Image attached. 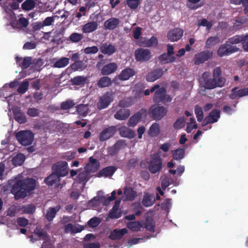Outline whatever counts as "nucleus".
<instances>
[{"label": "nucleus", "instance_id": "nucleus-28", "mask_svg": "<svg viewBox=\"0 0 248 248\" xmlns=\"http://www.w3.org/2000/svg\"><path fill=\"white\" fill-rule=\"evenodd\" d=\"M60 209L61 207L59 206H57L53 207H49L47 209L45 215V218L47 220V221L49 222H51Z\"/></svg>", "mask_w": 248, "mask_h": 248}, {"label": "nucleus", "instance_id": "nucleus-22", "mask_svg": "<svg viewBox=\"0 0 248 248\" xmlns=\"http://www.w3.org/2000/svg\"><path fill=\"white\" fill-rule=\"evenodd\" d=\"M118 131H119L120 136L122 137L131 139L134 138L136 136L135 132L126 126H123L119 127Z\"/></svg>", "mask_w": 248, "mask_h": 248}, {"label": "nucleus", "instance_id": "nucleus-51", "mask_svg": "<svg viewBox=\"0 0 248 248\" xmlns=\"http://www.w3.org/2000/svg\"><path fill=\"white\" fill-rule=\"evenodd\" d=\"M185 118L184 117H180L173 124V127L176 129H179L185 126Z\"/></svg>", "mask_w": 248, "mask_h": 248}, {"label": "nucleus", "instance_id": "nucleus-57", "mask_svg": "<svg viewBox=\"0 0 248 248\" xmlns=\"http://www.w3.org/2000/svg\"><path fill=\"white\" fill-rule=\"evenodd\" d=\"M27 114L30 117H35L39 115V111L35 108H30L28 109Z\"/></svg>", "mask_w": 248, "mask_h": 248}, {"label": "nucleus", "instance_id": "nucleus-25", "mask_svg": "<svg viewBox=\"0 0 248 248\" xmlns=\"http://www.w3.org/2000/svg\"><path fill=\"white\" fill-rule=\"evenodd\" d=\"M119 23L118 18L111 17L104 22V26L106 30H113L118 27Z\"/></svg>", "mask_w": 248, "mask_h": 248}, {"label": "nucleus", "instance_id": "nucleus-41", "mask_svg": "<svg viewBox=\"0 0 248 248\" xmlns=\"http://www.w3.org/2000/svg\"><path fill=\"white\" fill-rule=\"evenodd\" d=\"M124 192L127 199L131 201H133L137 196L136 192L130 187H125Z\"/></svg>", "mask_w": 248, "mask_h": 248}, {"label": "nucleus", "instance_id": "nucleus-12", "mask_svg": "<svg viewBox=\"0 0 248 248\" xmlns=\"http://www.w3.org/2000/svg\"><path fill=\"white\" fill-rule=\"evenodd\" d=\"M147 111L146 109L141 108L130 118L127 122L128 126L131 127L135 126L143 117L147 116Z\"/></svg>", "mask_w": 248, "mask_h": 248}, {"label": "nucleus", "instance_id": "nucleus-36", "mask_svg": "<svg viewBox=\"0 0 248 248\" xmlns=\"http://www.w3.org/2000/svg\"><path fill=\"white\" fill-rule=\"evenodd\" d=\"M87 66L86 61H78L74 62L71 65V67L74 71H82L85 69Z\"/></svg>", "mask_w": 248, "mask_h": 248}, {"label": "nucleus", "instance_id": "nucleus-17", "mask_svg": "<svg viewBox=\"0 0 248 248\" xmlns=\"http://www.w3.org/2000/svg\"><path fill=\"white\" fill-rule=\"evenodd\" d=\"M183 31L180 28H175L172 31H169L167 34L169 40L171 42L177 41L183 36Z\"/></svg>", "mask_w": 248, "mask_h": 248}, {"label": "nucleus", "instance_id": "nucleus-45", "mask_svg": "<svg viewBox=\"0 0 248 248\" xmlns=\"http://www.w3.org/2000/svg\"><path fill=\"white\" fill-rule=\"evenodd\" d=\"M35 6V3L33 0H26L21 5L22 8L25 11L33 9Z\"/></svg>", "mask_w": 248, "mask_h": 248}, {"label": "nucleus", "instance_id": "nucleus-32", "mask_svg": "<svg viewBox=\"0 0 248 248\" xmlns=\"http://www.w3.org/2000/svg\"><path fill=\"white\" fill-rule=\"evenodd\" d=\"M155 197L154 195L145 193L143 196L142 203L144 206L149 207L155 203Z\"/></svg>", "mask_w": 248, "mask_h": 248}, {"label": "nucleus", "instance_id": "nucleus-38", "mask_svg": "<svg viewBox=\"0 0 248 248\" xmlns=\"http://www.w3.org/2000/svg\"><path fill=\"white\" fill-rule=\"evenodd\" d=\"M212 124L217 122L220 118V111L216 109L212 110L206 117Z\"/></svg>", "mask_w": 248, "mask_h": 248}, {"label": "nucleus", "instance_id": "nucleus-11", "mask_svg": "<svg viewBox=\"0 0 248 248\" xmlns=\"http://www.w3.org/2000/svg\"><path fill=\"white\" fill-rule=\"evenodd\" d=\"M113 100L111 93L107 92L100 97L98 102L96 104L97 108L101 110L107 108Z\"/></svg>", "mask_w": 248, "mask_h": 248}, {"label": "nucleus", "instance_id": "nucleus-15", "mask_svg": "<svg viewBox=\"0 0 248 248\" xmlns=\"http://www.w3.org/2000/svg\"><path fill=\"white\" fill-rule=\"evenodd\" d=\"M202 78L203 82V87L205 89L209 90L215 89L214 79H212L211 73L209 72L206 71L204 72L202 74Z\"/></svg>", "mask_w": 248, "mask_h": 248}, {"label": "nucleus", "instance_id": "nucleus-8", "mask_svg": "<svg viewBox=\"0 0 248 248\" xmlns=\"http://www.w3.org/2000/svg\"><path fill=\"white\" fill-rule=\"evenodd\" d=\"M213 52L210 50H205L196 53L193 58V62L195 65H200L207 61L212 57Z\"/></svg>", "mask_w": 248, "mask_h": 248}, {"label": "nucleus", "instance_id": "nucleus-6", "mask_svg": "<svg viewBox=\"0 0 248 248\" xmlns=\"http://www.w3.org/2000/svg\"><path fill=\"white\" fill-rule=\"evenodd\" d=\"M162 168V160L159 156L154 155L152 156L148 169L151 173L155 174L159 171Z\"/></svg>", "mask_w": 248, "mask_h": 248}, {"label": "nucleus", "instance_id": "nucleus-53", "mask_svg": "<svg viewBox=\"0 0 248 248\" xmlns=\"http://www.w3.org/2000/svg\"><path fill=\"white\" fill-rule=\"evenodd\" d=\"M141 0H127V5L131 9H136L140 3Z\"/></svg>", "mask_w": 248, "mask_h": 248}, {"label": "nucleus", "instance_id": "nucleus-27", "mask_svg": "<svg viewBox=\"0 0 248 248\" xmlns=\"http://www.w3.org/2000/svg\"><path fill=\"white\" fill-rule=\"evenodd\" d=\"M16 62L21 67L22 69H27L32 63V58L31 57H25L22 62V58L19 57H16Z\"/></svg>", "mask_w": 248, "mask_h": 248}, {"label": "nucleus", "instance_id": "nucleus-7", "mask_svg": "<svg viewBox=\"0 0 248 248\" xmlns=\"http://www.w3.org/2000/svg\"><path fill=\"white\" fill-rule=\"evenodd\" d=\"M52 170L60 177L65 176L68 173V164L66 161H59L52 165Z\"/></svg>", "mask_w": 248, "mask_h": 248}, {"label": "nucleus", "instance_id": "nucleus-30", "mask_svg": "<svg viewBox=\"0 0 248 248\" xmlns=\"http://www.w3.org/2000/svg\"><path fill=\"white\" fill-rule=\"evenodd\" d=\"M130 114V110L128 109L122 108L114 114V118L118 120H124L129 117Z\"/></svg>", "mask_w": 248, "mask_h": 248}, {"label": "nucleus", "instance_id": "nucleus-59", "mask_svg": "<svg viewBox=\"0 0 248 248\" xmlns=\"http://www.w3.org/2000/svg\"><path fill=\"white\" fill-rule=\"evenodd\" d=\"M118 209L113 208L110 210L108 216L110 218H118L121 217L120 213H117Z\"/></svg>", "mask_w": 248, "mask_h": 248}, {"label": "nucleus", "instance_id": "nucleus-50", "mask_svg": "<svg viewBox=\"0 0 248 248\" xmlns=\"http://www.w3.org/2000/svg\"><path fill=\"white\" fill-rule=\"evenodd\" d=\"M29 86V82L24 80L17 88V92L19 93L23 94L28 90Z\"/></svg>", "mask_w": 248, "mask_h": 248}, {"label": "nucleus", "instance_id": "nucleus-39", "mask_svg": "<svg viewBox=\"0 0 248 248\" xmlns=\"http://www.w3.org/2000/svg\"><path fill=\"white\" fill-rule=\"evenodd\" d=\"M160 132V127L158 123H154L151 126L148 131L149 134L151 137H155Z\"/></svg>", "mask_w": 248, "mask_h": 248}, {"label": "nucleus", "instance_id": "nucleus-18", "mask_svg": "<svg viewBox=\"0 0 248 248\" xmlns=\"http://www.w3.org/2000/svg\"><path fill=\"white\" fill-rule=\"evenodd\" d=\"M127 144L124 140H118L112 147L109 149V152L111 155L118 153L121 149H124Z\"/></svg>", "mask_w": 248, "mask_h": 248}, {"label": "nucleus", "instance_id": "nucleus-40", "mask_svg": "<svg viewBox=\"0 0 248 248\" xmlns=\"http://www.w3.org/2000/svg\"><path fill=\"white\" fill-rule=\"evenodd\" d=\"M25 160V155L21 153H19L15 156L12 159V163L14 166H21Z\"/></svg>", "mask_w": 248, "mask_h": 248}, {"label": "nucleus", "instance_id": "nucleus-37", "mask_svg": "<svg viewBox=\"0 0 248 248\" xmlns=\"http://www.w3.org/2000/svg\"><path fill=\"white\" fill-rule=\"evenodd\" d=\"M90 178V174L85 170L79 173L77 176V180L79 183L83 184L84 186Z\"/></svg>", "mask_w": 248, "mask_h": 248}, {"label": "nucleus", "instance_id": "nucleus-42", "mask_svg": "<svg viewBox=\"0 0 248 248\" xmlns=\"http://www.w3.org/2000/svg\"><path fill=\"white\" fill-rule=\"evenodd\" d=\"M111 84L110 78L107 76L103 77L98 81L97 86L99 88H104L109 86Z\"/></svg>", "mask_w": 248, "mask_h": 248}, {"label": "nucleus", "instance_id": "nucleus-21", "mask_svg": "<svg viewBox=\"0 0 248 248\" xmlns=\"http://www.w3.org/2000/svg\"><path fill=\"white\" fill-rule=\"evenodd\" d=\"M117 169V168L116 167L113 166L107 167L101 170L98 172L97 173V177H111L116 171Z\"/></svg>", "mask_w": 248, "mask_h": 248}, {"label": "nucleus", "instance_id": "nucleus-58", "mask_svg": "<svg viewBox=\"0 0 248 248\" xmlns=\"http://www.w3.org/2000/svg\"><path fill=\"white\" fill-rule=\"evenodd\" d=\"M100 223V219L97 217H93L91 218L88 222V224L91 227H96Z\"/></svg>", "mask_w": 248, "mask_h": 248}, {"label": "nucleus", "instance_id": "nucleus-54", "mask_svg": "<svg viewBox=\"0 0 248 248\" xmlns=\"http://www.w3.org/2000/svg\"><path fill=\"white\" fill-rule=\"evenodd\" d=\"M74 105V103L72 100H68L65 102L62 103L61 108L62 110H67L72 108Z\"/></svg>", "mask_w": 248, "mask_h": 248}, {"label": "nucleus", "instance_id": "nucleus-14", "mask_svg": "<svg viewBox=\"0 0 248 248\" xmlns=\"http://www.w3.org/2000/svg\"><path fill=\"white\" fill-rule=\"evenodd\" d=\"M116 129L114 126H111L105 128L99 135V140L101 141L106 140L112 137L116 133Z\"/></svg>", "mask_w": 248, "mask_h": 248}, {"label": "nucleus", "instance_id": "nucleus-2", "mask_svg": "<svg viewBox=\"0 0 248 248\" xmlns=\"http://www.w3.org/2000/svg\"><path fill=\"white\" fill-rule=\"evenodd\" d=\"M36 186V181L33 178L19 180L13 185L11 193L14 195L16 200L25 198L35 189Z\"/></svg>", "mask_w": 248, "mask_h": 248}, {"label": "nucleus", "instance_id": "nucleus-47", "mask_svg": "<svg viewBox=\"0 0 248 248\" xmlns=\"http://www.w3.org/2000/svg\"><path fill=\"white\" fill-rule=\"evenodd\" d=\"M21 209L24 213L31 214L35 212L36 208L32 204H28L22 206Z\"/></svg>", "mask_w": 248, "mask_h": 248}, {"label": "nucleus", "instance_id": "nucleus-26", "mask_svg": "<svg viewBox=\"0 0 248 248\" xmlns=\"http://www.w3.org/2000/svg\"><path fill=\"white\" fill-rule=\"evenodd\" d=\"M127 230L126 228L120 230L115 229L111 232L109 237L113 240L120 239L124 234L127 233Z\"/></svg>", "mask_w": 248, "mask_h": 248}, {"label": "nucleus", "instance_id": "nucleus-3", "mask_svg": "<svg viewBox=\"0 0 248 248\" xmlns=\"http://www.w3.org/2000/svg\"><path fill=\"white\" fill-rule=\"evenodd\" d=\"M168 109L163 106L152 105L148 109V114L153 120L160 121L166 116Z\"/></svg>", "mask_w": 248, "mask_h": 248}, {"label": "nucleus", "instance_id": "nucleus-1", "mask_svg": "<svg viewBox=\"0 0 248 248\" xmlns=\"http://www.w3.org/2000/svg\"><path fill=\"white\" fill-rule=\"evenodd\" d=\"M243 47L246 52H248V34L236 35L228 38L225 43L221 45L217 51V54L220 57L230 56L231 54L239 52L240 49L236 45L241 42Z\"/></svg>", "mask_w": 248, "mask_h": 248}, {"label": "nucleus", "instance_id": "nucleus-60", "mask_svg": "<svg viewBox=\"0 0 248 248\" xmlns=\"http://www.w3.org/2000/svg\"><path fill=\"white\" fill-rule=\"evenodd\" d=\"M29 24L28 20L25 17H20L17 21V25L21 28H26Z\"/></svg>", "mask_w": 248, "mask_h": 248}, {"label": "nucleus", "instance_id": "nucleus-44", "mask_svg": "<svg viewBox=\"0 0 248 248\" xmlns=\"http://www.w3.org/2000/svg\"><path fill=\"white\" fill-rule=\"evenodd\" d=\"M69 63V59L62 57L57 61L54 63V66L56 68H62L67 66Z\"/></svg>", "mask_w": 248, "mask_h": 248}, {"label": "nucleus", "instance_id": "nucleus-46", "mask_svg": "<svg viewBox=\"0 0 248 248\" xmlns=\"http://www.w3.org/2000/svg\"><path fill=\"white\" fill-rule=\"evenodd\" d=\"M194 111L197 118V121L199 122H202L203 118V113L202 108L198 105H196Z\"/></svg>", "mask_w": 248, "mask_h": 248}, {"label": "nucleus", "instance_id": "nucleus-9", "mask_svg": "<svg viewBox=\"0 0 248 248\" xmlns=\"http://www.w3.org/2000/svg\"><path fill=\"white\" fill-rule=\"evenodd\" d=\"M212 78V79H214L215 88L222 87L224 85L226 79L222 76V71L220 67H217L214 69Z\"/></svg>", "mask_w": 248, "mask_h": 248}, {"label": "nucleus", "instance_id": "nucleus-52", "mask_svg": "<svg viewBox=\"0 0 248 248\" xmlns=\"http://www.w3.org/2000/svg\"><path fill=\"white\" fill-rule=\"evenodd\" d=\"M83 38L82 34L77 32L72 33L69 36L70 41L73 43H78Z\"/></svg>", "mask_w": 248, "mask_h": 248}, {"label": "nucleus", "instance_id": "nucleus-48", "mask_svg": "<svg viewBox=\"0 0 248 248\" xmlns=\"http://www.w3.org/2000/svg\"><path fill=\"white\" fill-rule=\"evenodd\" d=\"M144 227L148 231L152 232L154 231L155 227V222L151 218H147L144 222Z\"/></svg>", "mask_w": 248, "mask_h": 248}, {"label": "nucleus", "instance_id": "nucleus-13", "mask_svg": "<svg viewBox=\"0 0 248 248\" xmlns=\"http://www.w3.org/2000/svg\"><path fill=\"white\" fill-rule=\"evenodd\" d=\"M164 71L162 68H157L151 70L146 76V80L148 82H154L161 78Z\"/></svg>", "mask_w": 248, "mask_h": 248}, {"label": "nucleus", "instance_id": "nucleus-34", "mask_svg": "<svg viewBox=\"0 0 248 248\" xmlns=\"http://www.w3.org/2000/svg\"><path fill=\"white\" fill-rule=\"evenodd\" d=\"M172 155L174 160H180L185 157V149L179 147L176 150H172Z\"/></svg>", "mask_w": 248, "mask_h": 248}, {"label": "nucleus", "instance_id": "nucleus-31", "mask_svg": "<svg viewBox=\"0 0 248 248\" xmlns=\"http://www.w3.org/2000/svg\"><path fill=\"white\" fill-rule=\"evenodd\" d=\"M158 60L160 63L166 64L174 62L176 60V58L174 56H171L166 53H164L159 56Z\"/></svg>", "mask_w": 248, "mask_h": 248}, {"label": "nucleus", "instance_id": "nucleus-10", "mask_svg": "<svg viewBox=\"0 0 248 248\" xmlns=\"http://www.w3.org/2000/svg\"><path fill=\"white\" fill-rule=\"evenodd\" d=\"M152 57L150 50L147 48H139L135 51V58L137 62H146Z\"/></svg>", "mask_w": 248, "mask_h": 248}, {"label": "nucleus", "instance_id": "nucleus-56", "mask_svg": "<svg viewBox=\"0 0 248 248\" xmlns=\"http://www.w3.org/2000/svg\"><path fill=\"white\" fill-rule=\"evenodd\" d=\"M138 162V159L137 158H133L129 160L126 165L127 170H130L131 169L134 168Z\"/></svg>", "mask_w": 248, "mask_h": 248}, {"label": "nucleus", "instance_id": "nucleus-19", "mask_svg": "<svg viewBox=\"0 0 248 248\" xmlns=\"http://www.w3.org/2000/svg\"><path fill=\"white\" fill-rule=\"evenodd\" d=\"M100 49L103 54L109 56L112 55L117 51L115 46L107 43H102L100 47Z\"/></svg>", "mask_w": 248, "mask_h": 248}, {"label": "nucleus", "instance_id": "nucleus-35", "mask_svg": "<svg viewBox=\"0 0 248 248\" xmlns=\"http://www.w3.org/2000/svg\"><path fill=\"white\" fill-rule=\"evenodd\" d=\"M87 80L86 77L78 76L75 77L71 79V82L73 85L83 86Z\"/></svg>", "mask_w": 248, "mask_h": 248}, {"label": "nucleus", "instance_id": "nucleus-62", "mask_svg": "<svg viewBox=\"0 0 248 248\" xmlns=\"http://www.w3.org/2000/svg\"><path fill=\"white\" fill-rule=\"evenodd\" d=\"M84 248H100V244L98 242L93 243H85L83 244Z\"/></svg>", "mask_w": 248, "mask_h": 248}, {"label": "nucleus", "instance_id": "nucleus-24", "mask_svg": "<svg viewBox=\"0 0 248 248\" xmlns=\"http://www.w3.org/2000/svg\"><path fill=\"white\" fill-rule=\"evenodd\" d=\"M117 64L115 62H110L104 65L101 69V74L108 76L114 73L117 69Z\"/></svg>", "mask_w": 248, "mask_h": 248}, {"label": "nucleus", "instance_id": "nucleus-61", "mask_svg": "<svg viewBox=\"0 0 248 248\" xmlns=\"http://www.w3.org/2000/svg\"><path fill=\"white\" fill-rule=\"evenodd\" d=\"M98 51V48L96 46H93L91 47H87L84 50V52L85 54H95Z\"/></svg>", "mask_w": 248, "mask_h": 248}, {"label": "nucleus", "instance_id": "nucleus-33", "mask_svg": "<svg viewBox=\"0 0 248 248\" xmlns=\"http://www.w3.org/2000/svg\"><path fill=\"white\" fill-rule=\"evenodd\" d=\"M60 177L53 172L45 179V182L48 186H52L57 182H59Z\"/></svg>", "mask_w": 248, "mask_h": 248}, {"label": "nucleus", "instance_id": "nucleus-20", "mask_svg": "<svg viewBox=\"0 0 248 248\" xmlns=\"http://www.w3.org/2000/svg\"><path fill=\"white\" fill-rule=\"evenodd\" d=\"M14 118L18 123L22 124L27 122V118L25 114L21 111V109L16 107L13 109Z\"/></svg>", "mask_w": 248, "mask_h": 248}, {"label": "nucleus", "instance_id": "nucleus-4", "mask_svg": "<svg viewBox=\"0 0 248 248\" xmlns=\"http://www.w3.org/2000/svg\"><path fill=\"white\" fill-rule=\"evenodd\" d=\"M18 141L23 146L31 145L34 140L33 134L29 130L20 131L16 135Z\"/></svg>", "mask_w": 248, "mask_h": 248}, {"label": "nucleus", "instance_id": "nucleus-64", "mask_svg": "<svg viewBox=\"0 0 248 248\" xmlns=\"http://www.w3.org/2000/svg\"><path fill=\"white\" fill-rule=\"evenodd\" d=\"M36 47V44L35 42H26L23 46V48L24 49H33Z\"/></svg>", "mask_w": 248, "mask_h": 248}, {"label": "nucleus", "instance_id": "nucleus-55", "mask_svg": "<svg viewBox=\"0 0 248 248\" xmlns=\"http://www.w3.org/2000/svg\"><path fill=\"white\" fill-rule=\"evenodd\" d=\"M34 233L40 237L46 238L47 236L46 231L40 227H36L34 231Z\"/></svg>", "mask_w": 248, "mask_h": 248}, {"label": "nucleus", "instance_id": "nucleus-63", "mask_svg": "<svg viewBox=\"0 0 248 248\" xmlns=\"http://www.w3.org/2000/svg\"><path fill=\"white\" fill-rule=\"evenodd\" d=\"M16 222L18 225L21 227H26L28 225V220L24 217H18L17 218Z\"/></svg>", "mask_w": 248, "mask_h": 248}, {"label": "nucleus", "instance_id": "nucleus-43", "mask_svg": "<svg viewBox=\"0 0 248 248\" xmlns=\"http://www.w3.org/2000/svg\"><path fill=\"white\" fill-rule=\"evenodd\" d=\"M127 228L133 232H138L140 230L142 225L139 221H131L127 223Z\"/></svg>", "mask_w": 248, "mask_h": 248}, {"label": "nucleus", "instance_id": "nucleus-23", "mask_svg": "<svg viewBox=\"0 0 248 248\" xmlns=\"http://www.w3.org/2000/svg\"><path fill=\"white\" fill-rule=\"evenodd\" d=\"M136 74V72L133 68L127 67L123 69L118 76L120 80L124 81L134 76Z\"/></svg>", "mask_w": 248, "mask_h": 248}, {"label": "nucleus", "instance_id": "nucleus-49", "mask_svg": "<svg viewBox=\"0 0 248 248\" xmlns=\"http://www.w3.org/2000/svg\"><path fill=\"white\" fill-rule=\"evenodd\" d=\"M100 164L93 165L92 164L87 163L84 167V170L88 173L91 172H96L99 168Z\"/></svg>", "mask_w": 248, "mask_h": 248}, {"label": "nucleus", "instance_id": "nucleus-29", "mask_svg": "<svg viewBox=\"0 0 248 248\" xmlns=\"http://www.w3.org/2000/svg\"><path fill=\"white\" fill-rule=\"evenodd\" d=\"M98 27V24L96 21L89 22L85 24L82 27L83 32L88 33L95 31Z\"/></svg>", "mask_w": 248, "mask_h": 248}, {"label": "nucleus", "instance_id": "nucleus-16", "mask_svg": "<svg viewBox=\"0 0 248 248\" xmlns=\"http://www.w3.org/2000/svg\"><path fill=\"white\" fill-rule=\"evenodd\" d=\"M238 87H235L231 90L232 93L229 95L230 99H234L237 97H242L248 95V88L241 89L237 91Z\"/></svg>", "mask_w": 248, "mask_h": 248}, {"label": "nucleus", "instance_id": "nucleus-5", "mask_svg": "<svg viewBox=\"0 0 248 248\" xmlns=\"http://www.w3.org/2000/svg\"><path fill=\"white\" fill-rule=\"evenodd\" d=\"M166 89L164 87H161L156 90L153 98V101L155 103L163 102L166 105L170 103L172 100V98L170 95L167 94Z\"/></svg>", "mask_w": 248, "mask_h": 248}]
</instances>
